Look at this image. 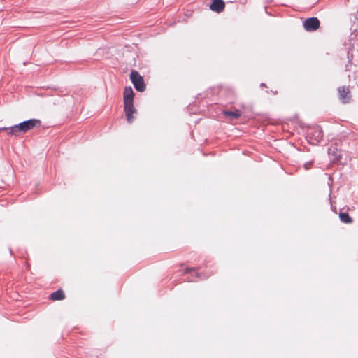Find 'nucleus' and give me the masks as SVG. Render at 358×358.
<instances>
[{"mask_svg": "<svg viewBox=\"0 0 358 358\" xmlns=\"http://www.w3.org/2000/svg\"><path fill=\"white\" fill-rule=\"evenodd\" d=\"M339 217L341 220L344 223H351L352 221L347 213H341Z\"/></svg>", "mask_w": 358, "mask_h": 358, "instance_id": "9d476101", "label": "nucleus"}, {"mask_svg": "<svg viewBox=\"0 0 358 358\" xmlns=\"http://www.w3.org/2000/svg\"><path fill=\"white\" fill-rule=\"evenodd\" d=\"M340 100L343 103H348L350 100V90L347 87H340L338 89Z\"/></svg>", "mask_w": 358, "mask_h": 358, "instance_id": "20e7f679", "label": "nucleus"}, {"mask_svg": "<svg viewBox=\"0 0 358 358\" xmlns=\"http://www.w3.org/2000/svg\"><path fill=\"white\" fill-rule=\"evenodd\" d=\"M225 7V3L222 0H213L210 6V8L215 12L220 13Z\"/></svg>", "mask_w": 358, "mask_h": 358, "instance_id": "423d86ee", "label": "nucleus"}, {"mask_svg": "<svg viewBox=\"0 0 358 358\" xmlns=\"http://www.w3.org/2000/svg\"><path fill=\"white\" fill-rule=\"evenodd\" d=\"M134 101V92L131 87H127L124 91V103Z\"/></svg>", "mask_w": 358, "mask_h": 358, "instance_id": "0eeeda50", "label": "nucleus"}, {"mask_svg": "<svg viewBox=\"0 0 358 358\" xmlns=\"http://www.w3.org/2000/svg\"><path fill=\"white\" fill-rule=\"evenodd\" d=\"M319 27H320V20L317 17H315V31L317 30V29H319Z\"/></svg>", "mask_w": 358, "mask_h": 358, "instance_id": "f8f14e48", "label": "nucleus"}, {"mask_svg": "<svg viewBox=\"0 0 358 358\" xmlns=\"http://www.w3.org/2000/svg\"><path fill=\"white\" fill-rule=\"evenodd\" d=\"M306 31H311L313 30V17L307 19L303 24Z\"/></svg>", "mask_w": 358, "mask_h": 358, "instance_id": "1a4fd4ad", "label": "nucleus"}, {"mask_svg": "<svg viewBox=\"0 0 358 358\" xmlns=\"http://www.w3.org/2000/svg\"><path fill=\"white\" fill-rule=\"evenodd\" d=\"M224 114L226 115H228L232 118H238L241 115V114L238 111H236V112L224 111Z\"/></svg>", "mask_w": 358, "mask_h": 358, "instance_id": "9b49d317", "label": "nucleus"}, {"mask_svg": "<svg viewBox=\"0 0 358 358\" xmlns=\"http://www.w3.org/2000/svg\"><path fill=\"white\" fill-rule=\"evenodd\" d=\"M64 298V292L62 290H57V292H53L50 295V299H52L53 301L62 300Z\"/></svg>", "mask_w": 358, "mask_h": 358, "instance_id": "6e6552de", "label": "nucleus"}, {"mask_svg": "<svg viewBox=\"0 0 358 358\" xmlns=\"http://www.w3.org/2000/svg\"><path fill=\"white\" fill-rule=\"evenodd\" d=\"M305 167H306V169H309V167H307V165H306V164L305 165Z\"/></svg>", "mask_w": 358, "mask_h": 358, "instance_id": "4468645a", "label": "nucleus"}, {"mask_svg": "<svg viewBox=\"0 0 358 358\" xmlns=\"http://www.w3.org/2000/svg\"><path fill=\"white\" fill-rule=\"evenodd\" d=\"M40 124V121L36 119H31L24 121L18 124L14 125L10 128H2L0 130H9L8 134L18 135L20 133H25L34 127Z\"/></svg>", "mask_w": 358, "mask_h": 358, "instance_id": "f257e3e1", "label": "nucleus"}, {"mask_svg": "<svg viewBox=\"0 0 358 358\" xmlns=\"http://www.w3.org/2000/svg\"><path fill=\"white\" fill-rule=\"evenodd\" d=\"M124 104L127 122L131 123L134 119L133 114L136 112L133 102L124 103Z\"/></svg>", "mask_w": 358, "mask_h": 358, "instance_id": "39448f33", "label": "nucleus"}, {"mask_svg": "<svg viewBox=\"0 0 358 358\" xmlns=\"http://www.w3.org/2000/svg\"><path fill=\"white\" fill-rule=\"evenodd\" d=\"M130 78L136 90L143 92L145 90L143 79L138 72L132 71L130 75Z\"/></svg>", "mask_w": 358, "mask_h": 358, "instance_id": "f03ea898", "label": "nucleus"}, {"mask_svg": "<svg viewBox=\"0 0 358 358\" xmlns=\"http://www.w3.org/2000/svg\"><path fill=\"white\" fill-rule=\"evenodd\" d=\"M320 131H320V127H315V130H314L315 134V133H317V132L320 133Z\"/></svg>", "mask_w": 358, "mask_h": 358, "instance_id": "ddd939ff", "label": "nucleus"}, {"mask_svg": "<svg viewBox=\"0 0 358 358\" xmlns=\"http://www.w3.org/2000/svg\"><path fill=\"white\" fill-rule=\"evenodd\" d=\"M328 153L330 157H332V160L334 162L345 164V162H343L341 161V151L334 145L331 146L329 148Z\"/></svg>", "mask_w": 358, "mask_h": 358, "instance_id": "7ed1b4c3", "label": "nucleus"}]
</instances>
